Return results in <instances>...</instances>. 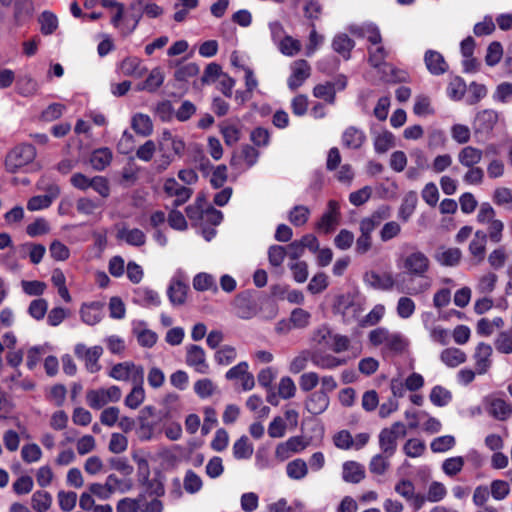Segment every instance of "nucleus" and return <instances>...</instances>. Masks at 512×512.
<instances>
[{"label": "nucleus", "instance_id": "f257e3e1", "mask_svg": "<svg viewBox=\"0 0 512 512\" xmlns=\"http://www.w3.org/2000/svg\"><path fill=\"white\" fill-rule=\"evenodd\" d=\"M365 281L374 289L391 290L394 286H396L400 293L410 295H417L426 289V287L421 289L405 287L402 283L396 282L390 273L378 274L374 271H371L365 274Z\"/></svg>", "mask_w": 512, "mask_h": 512}, {"label": "nucleus", "instance_id": "f03ea898", "mask_svg": "<svg viewBox=\"0 0 512 512\" xmlns=\"http://www.w3.org/2000/svg\"><path fill=\"white\" fill-rule=\"evenodd\" d=\"M407 434L406 426L402 422H395L389 428L379 433V447L386 457H391L397 450V440Z\"/></svg>", "mask_w": 512, "mask_h": 512}, {"label": "nucleus", "instance_id": "7ed1b4c3", "mask_svg": "<svg viewBox=\"0 0 512 512\" xmlns=\"http://www.w3.org/2000/svg\"><path fill=\"white\" fill-rule=\"evenodd\" d=\"M35 156L36 150L33 145H18L7 154L5 159L6 169L10 173H15L18 169L31 163Z\"/></svg>", "mask_w": 512, "mask_h": 512}, {"label": "nucleus", "instance_id": "20e7f679", "mask_svg": "<svg viewBox=\"0 0 512 512\" xmlns=\"http://www.w3.org/2000/svg\"><path fill=\"white\" fill-rule=\"evenodd\" d=\"M369 341L373 346L385 344L386 347L394 352H402L406 343L403 336L399 333H390L384 327H378L369 333Z\"/></svg>", "mask_w": 512, "mask_h": 512}, {"label": "nucleus", "instance_id": "39448f33", "mask_svg": "<svg viewBox=\"0 0 512 512\" xmlns=\"http://www.w3.org/2000/svg\"><path fill=\"white\" fill-rule=\"evenodd\" d=\"M498 121V114L494 110L486 109L477 113L473 122V132L480 140L488 139Z\"/></svg>", "mask_w": 512, "mask_h": 512}, {"label": "nucleus", "instance_id": "423d86ee", "mask_svg": "<svg viewBox=\"0 0 512 512\" xmlns=\"http://www.w3.org/2000/svg\"><path fill=\"white\" fill-rule=\"evenodd\" d=\"M75 356L84 362L86 369L90 373H96L101 369L98 363L99 358L103 354V348L99 345L87 347L82 343H78L74 347Z\"/></svg>", "mask_w": 512, "mask_h": 512}, {"label": "nucleus", "instance_id": "0eeeda50", "mask_svg": "<svg viewBox=\"0 0 512 512\" xmlns=\"http://www.w3.org/2000/svg\"><path fill=\"white\" fill-rule=\"evenodd\" d=\"M234 313L241 319H251L257 314V304L252 291L239 293L232 303Z\"/></svg>", "mask_w": 512, "mask_h": 512}, {"label": "nucleus", "instance_id": "6e6552de", "mask_svg": "<svg viewBox=\"0 0 512 512\" xmlns=\"http://www.w3.org/2000/svg\"><path fill=\"white\" fill-rule=\"evenodd\" d=\"M429 265L428 257L421 251H414L402 259V267L411 276L424 277Z\"/></svg>", "mask_w": 512, "mask_h": 512}, {"label": "nucleus", "instance_id": "1a4fd4ad", "mask_svg": "<svg viewBox=\"0 0 512 512\" xmlns=\"http://www.w3.org/2000/svg\"><path fill=\"white\" fill-rule=\"evenodd\" d=\"M291 70L287 84L290 90L295 91L310 77L311 67L306 60L299 59L292 63Z\"/></svg>", "mask_w": 512, "mask_h": 512}, {"label": "nucleus", "instance_id": "9d476101", "mask_svg": "<svg viewBox=\"0 0 512 512\" xmlns=\"http://www.w3.org/2000/svg\"><path fill=\"white\" fill-rule=\"evenodd\" d=\"M163 190L167 196L176 198L172 204L174 207L183 205L193 193L191 188L179 184L174 178L165 180Z\"/></svg>", "mask_w": 512, "mask_h": 512}, {"label": "nucleus", "instance_id": "9b49d317", "mask_svg": "<svg viewBox=\"0 0 512 512\" xmlns=\"http://www.w3.org/2000/svg\"><path fill=\"white\" fill-rule=\"evenodd\" d=\"M339 217L340 212L338 202L335 200H329L327 204V211L322 215L317 223V228L324 233H330L338 224Z\"/></svg>", "mask_w": 512, "mask_h": 512}, {"label": "nucleus", "instance_id": "f8f14e48", "mask_svg": "<svg viewBox=\"0 0 512 512\" xmlns=\"http://www.w3.org/2000/svg\"><path fill=\"white\" fill-rule=\"evenodd\" d=\"M186 363L188 366L194 367L199 373H206L208 364L206 362V354L204 349L195 344H191L186 348Z\"/></svg>", "mask_w": 512, "mask_h": 512}, {"label": "nucleus", "instance_id": "ddd939ff", "mask_svg": "<svg viewBox=\"0 0 512 512\" xmlns=\"http://www.w3.org/2000/svg\"><path fill=\"white\" fill-rule=\"evenodd\" d=\"M389 217L387 207H381L374 211L371 216L363 218L359 224L360 234L371 236V233L377 228L381 222Z\"/></svg>", "mask_w": 512, "mask_h": 512}, {"label": "nucleus", "instance_id": "4468645a", "mask_svg": "<svg viewBox=\"0 0 512 512\" xmlns=\"http://www.w3.org/2000/svg\"><path fill=\"white\" fill-rule=\"evenodd\" d=\"M492 347L489 344L481 342L477 345L476 351L474 354L475 359V369L476 372L480 375L485 374L489 368L491 367V355H492Z\"/></svg>", "mask_w": 512, "mask_h": 512}, {"label": "nucleus", "instance_id": "2eb2a0df", "mask_svg": "<svg viewBox=\"0 0 512 512\" xmlns=\"http://www.w3.org/2000/svg\"><path fill=\"white\" fill-rule=\"evenodd\" d=\"M60 194V189L56 185H52L48 189V193L45 195L33 196L27 203V209L30 211H37L49 207L53 200H55Z\"/></svg>", "mask_w": 512, "mask_h": 512}, {"label": "nucleus", "instance_id": "dca6fc26", "mask_svg": "<svg viewBox=\"0 0 512 512\" xmlns=\"http://www.w3.org/2000/svg\"><path fill=\"white\" fill-rule=\"evenodd\" d=\"M424 61L428 71L433 75H442L448 70V64L443 55L435 50H427Z\"/></svg>", "mask_w": 512, "mask_h": 512}, {"label": "nucleus", "instance_id": "f3484780", "mask_svg": "<svg viewBox=\"0 0 512 512\" xmlns=\"http://www.w3.org/2000/svg\"><path fill=\"white\" fill-rule=\"evenodd\" d=\"M165 74L160 67L153 68L145 81L137 84V91L156 92L164 83Z\"/></svg>", "mask_w": 512, "mask_h": 512}, {"label": "nucleus", "instance_id": "a211bd4d", "mask_svg": "<svg viewBox=\"0 0 512 512\" xmlns=\"http://www.w3.org/2000/svg\"><path fill=\"white\" fill-rule=\"evenodd\" d=\"M117 239L125 241L128 245L141 247L146 243L145 233L138 228H128L123 226L116 235Z\"/></svg>", "mask_w": 512, "mask_h": 512}, {"label": "nucleus", "instance_id": "6ab92c4d", "mask_svg": "<svg viewBox=\"0 0 512 512\" xmlns=\"http://www.w3.org/2000/svg\"><path fill=\"white\" fill-rule=\"evenodd\" d=\"M329 406V397L324 391L313 392L306 401L307 411L313 415L323 413Z\"/></svg>", "mask_w": 512, "mask_h": 512}, {"label": "nucleus", "instance_id": "aec40b11", "mask_svg": "<svg viewBox=\"0 0 512 512\" xmlns=\"http://www.w3.org/2000/svg\"><path fill=\"white\" fill-rule=\"evenodd\" d=\"M155 415V408L152 406L144 407L139 414L138 420L140 424L141 438L148 440L151 438L156 422L151 421L150 418Z\"/></svg>", "mask_w": 512, "mask_h": 512}, {"label": "nucleus", "instance_id": "412c9836", "mask_svg": "<svg viewBox=\"0 0 512 512\" xmlns=\"http://www.w3.org/2000/svg\"><path fill=\"white\" fill-rule=\"evenodd\" d=\"M366 140L365 133L354 126H350L343 132L342 143L346 148L359 149Z\"/></svg>", "mask_w": 512, "mask_h": 512}, {"label": "nucleus", "instance_id": "4be33fe9", "mask_svg": "<svg viewBox=\"0 0 512 512\" xmlns=\"http://www.w3.org/2000/svg\"><path fill=\"white\" fill-rule=\"evenodd\" d=\"M312 363L321 369H334L338 366L346 364L345 358H337L330 354H323L319 351H315L311 355Z\"/></svg>", "mask_w": 512, "mask_h": 512}, {"label": "nucleus", "instance_id": "5701e85b", "mask_svg": "<svg viewBox=\"0 0 512 512\" xmlns=\"http://www.w3.org/2000/svg\"><path fill=\"white\" fill-rule=\"evenodd\" d=\"M189 287L181 280H172L167 295L172 305H183L186 300V295Z\"/></svg>", "mask_w": 512, "mask_h": 512}, {"label": "nucleus", "instance_id": "b1692460", "mask_svg": "<svg viewBox=\"0 0 512 512\" xmlns=\"http://www.w3.org/2000/svg\"><path fill=\"white\" fill-rule=\"evenodd\" d=\"M483 157L482 150L473 146H466L458 153V161L461 165L467 168H472L481 162Z\"/></svg>", "mask_w": 512, "mask_h": 512}, {"label": "nucleus", "instance_id": "393cba45", "mask_svg": "<svg viewBox=\"0 0 512 512\" xmlns=\"http://www.w3.org/2000/svg\"><path fill=\"white\" fill-rule=\"evenodd\" d=\"M355 42L347 34H337L332 41V48L340 54L345 60L350 59L351 50L354 48Z\"/></svg>", "mask_w": 512, "mask_h": 512}, {"label": "nucleus", "instance_id": "a878e982", "mask_svg": "<svg viewBox=\"0 0 512 512\" xmlns=\"http://www.w3.org/2000/svg\"><path fill=\"white\" fill-rule=\"evenodd\" d=\"M120 69L125 76L141 78L147 72V68L141 66V61L137 57H127L120 63Z\"/></svg>", "mask_w": 512, "mask_h": 512}, {"label": "nucleus", "instance_id": "bb28decb", "mask_svg": "<svg viewBox=\"0 0 512 512\" xmlns=\"http://www.w3.org/2000/svg\"><path fill=\"white\" fill-rule=\"evenodd\" d=\"M103 307V304L100 302H92L90 304H84L81 307L80 315L81 319L84 323L88 325H95L97 324L101 318V309Z\"/></svg>", "mask_w": 512, "mask_h": 512}, {"label": "nucleus", "instance_id": "cd10ccee", "mask_svg": "<svg viewBox=\"0 0 512 512\" xmlns=\"http://www.w3.org/2000/svg\"><path fill=\"white\" fill-rule=\"evenodd\" d=\"M343 480L349 483H359L365 477V470L362 465L354 461H347L343 464Z\"/></svg>", "mask_w": 512, "mask_h": 512}, {"label": "nucleus", "instance_id": "c85d7f7f", "mask_svg": "<svg viewBox=\"0 0 512 512\" xmlns=\"http://www.w3.org/2000/svg\"><path fill=\"white\" fill-rule=\"evenodd\" d=\"M417 202V193L414 191H410L404 196L398 212V217L403 222H407L411 215L414 213V210L417 206Z\"/></svg>", "mask_w": 512, "mask_h": 512}, {"label": "nucleus", "instance_id": "c756f323", "mask_svg": "<svg viewBox=\"0 0 512 512\" xmlns=\"http://www.w3.org/2000/svg\"><path fill=\"white\" fill-rule=\"evenodd\" d=\"M112 160V152L109 148H99L92 152L90 157V163L92 167L101 171L104 170Z\"/></svg>", "mask_w": 512, "mask_h": 512}, {"label": "nucleus", "instance_id": "7c9ffc66", "mask_svg": "<svg viewBox=\"0 0 512 512\" xmlns=\"http://www.w3.org/2000/svg\"><path fill=\"white\" fill-rule=\"evenodd\" d=\"M135 301L145 306H158L161 303L158 293L152 289L139 287L135 290Z\"/></svg>", "mask_w": 512, "mask_h": 512}, {"label": "nucleus", "instance_id": "2f4dec72", "mask_svg": "<svg viewBox=\"0 0 512 512\" xmlns=\"http://www.w3.org/2000/svg\"><path fill=\"white\" fill-rule=\"evenodd\" d=\"M133 130L142 136H149L153 131V124L146 114L138 113L132 118Z\"/></svg>", "mask_w": 512, "mask_h": 512}, {"label": "nucleus", "instance_id": "473e14b6", "mask_svg": "<svg viewBox=\"0 0 512 512\" xmlns=\"http://www.w3.org/2000/svg\"><path fill=\"white\" fill-rule=\"evenodd\" d=\"M440 359L449 367H456L466 361V354L458 348H447L441 352Z\"/></svg>", "mask_w": 512, "mask_h": 512}, {"label": "nucleus", "instance_id": "72a5a7b5", "mask_svg": "<svg viewBox=\"0 0 512 512\" xmlns=\"http://www.w3.org/2000/svg\"><path fill=\"white\" fill-rule=\"evenodd\" d=\"M462 257V252L459 248H449L442 252H438L435 256L436 260L442 266H457Z\"/></svg>", "mask_w": 512, "mask_h": 512}, {"label": "nucleus", "instance_id": "f704fd0d", "mask_svg": "<svg viewBox=\"0 0 512 512\" xmlns=\"http://www.w3.org/2000/svg\"><path fill=\"white\" fill-rule=\"evenodd\" d=\"M32 0H17L14 6V17L17 22H25L33 16Z\"/></svg>", "mask_w": 512, "mask_h": 512}, {"label": "nucleus", "instance_id": "c9c22d12", "mask_svg": "<svg viewBox=\"0 0 512 512\" xmlns=\"http://www.w3.org/2000/svg\"><path fill=\"white\" fill-rule=\"evenodd\" d=\"M51 504L52 496L47 491L38 490L31 497V505L36 512H46Z\"/></svg>", "mask_w": 512, "mask_h": 512}, {"label": "nucleus", "instance_id": "e433bc0d", "mask_svg": "<svg viewBox=\"0 0 512 512\" xmlns=\"http://www.w3.org/2000/svg\"><path fill=\"white\" fill-rule=\"evenodd\" d=\"M253 454V446L247 436H241L233 445V456L236 459H249Z\"/></svg>", "mask_w": 512, "mask_h": 512}, {"label": "nucleus", "instance_id": "4c0bfd02", "mask_svg": "<svg viewBox=\"0 0 512 512\" xmlns=\"http://www.w3.org/2000/svg\"><path fill=\"white\" fill-rule=\"evenodd\" d=\"M511 406L503 399H494L489 408V413L498 420H505L511 414Z\"/></svg>", "mask_w": 512, "mask_h": 512}, {"label": "nucleus", "instance_id": "58836bf2", "mask_svg": "<svg viewBox=\"0 0 512 512\" xmlns=\"http://www.w3.org/2000/svg\"><path fill=\"white\" fill-rule=\"evenodd\" d=\"M287 475L295 480L303 479L308 473V467L304 460L295 459L286 466Z\"/></svg>", "mask_w": 512, "mask_h": 512}, {"label": "nucleus", "instance_id": "ea45409f", "mask_svg": "<svg viewBox=\"0 0 512 512\" xmlns=\"http://www.w3.org/2000/svg\"><path fill=\"white\" fill-rule=\"evenodd\" d=\"M464 464L465 460L462 456L447 458L442 463V470L447 476L454 477L462 471Z\"/></svg>", "mask_w": 512, "mask_h": 512}, {"label": "nucleus", "instance_id": "a19ab883", "mask_svg": "<svg viewBox=\"0 0 512 512\" xmlns=\"http://www.w3.org/2000/svg\"><path fill=\"white\" fill-rule=\"evenodd\" d=\"M313 95L316 98L323 99L331 105L334 104L336 100L334 85H331L330 81L316 85L313 89Z\"/></svg>", "mask_w": 512, "mask_h": 512}, {"label": "nucleus", "instance_id": "79ce46f5", "mask_svg": "<svg viewBox=\"0 0 512 512\" xmlns=\"http://www.w3.org/2000/svg\"><path fill=\"white\" fill-rule=\"evenodd\" d=\"M430 401L438 407L446 406L452 399V394L450 391L445 389L444 387L437 385L433 387L430 393Z\"/></svg>", "mask_w": 512, "mask_h": 512}, {"label": "nucleus", "instance_id": "37998d69", "mask_svg": "<svg viewBox=\"0 0 512 512\" xmlns=\"http://www.w3.org/2000/svg\"><path fill=\"white\" fill-rule=\"evenodd\" d=\"M310 216V210L307 206L297 205L289 212V221L294 226H303L307 223Z\"/></svg>", "mask_w": 512, "mask_h": 512}, {"label": "nucleus", "instance_id": "c03bdc74", "mask_svg": "<svg viewBox=\"0 0 512 512\" xmlns=\"http://www.w3.org/2000/svg\"><path fill=\"white\" fill-rule=\"evenodd\" d=\"M144 494H140L137 498H123L118 501L116 512H138L141 503L144 501Z\"/></svg>", "mask_w": 512, "mask_h": 512}, {"label": "nucleus", "instance_id": "a18cd8bd", "mask_svg": "<svg viewBox=\"0 0 512 512\" xmlns=\"http://www.w3.org/2000/svg\"><path fill=\"white\" fill-rule=\"evenodd\" d=\"M395 145L394 135L389 131L379 134L374 141L375 151L379 154L387 152Z\"/></svg>", "mask_w": 512, "mask_h": 512}, {"label": "nucleus", "instance_id": "49530a36", "mask_svg": "<svg viewBox=\"0 0 512 512\" xmlns=\"http://www.w3.org/2000/svg\"><path fill=\"white\" fill-rule=\"evenodd\" d=\"M456 444L455 438L452 435H444L435 438L431 444L430 448L434 453H442L452 449Z\"/></svg>", "mask_w": 512, "mask_h": 512}, {"label": "nucleus", "instance_id": "de8ad7c7", "mask_svg": "<svg viewBox=\"0 0 512 512\" xmlns=\"http://www.w3.org/2000/svg\"><path fill=\"white\" fill-rule=\"evenodd\" d=\"M48 302L43 298L34 299L28 307V314L35 320H42L47 313Z\"/></svg>", "mask_w": 512, "mask_h": 512}, {"label": "nucleus", "instance_id": "09e8293b", "mask_svg": "<svg viewBox=\"0 0 512 512\" xmlns=\"http://www.w3.org/2000/svg\"><path fill=\"white\" fill-rule=\"evenodd\" d=\"M86 400L87 404L95 410L101 409L108 403L104 389L89 390L86 394Z\"/></svg>", "mask_w": 512, "mask_h": 512}, {"label": "nucleus", "instance_id": "8fccbe9b", "mask_svg": "<svg viewBox=\"0 0 512 512\" xmlns=\"http://www.w3.org/2000/svg\"><path fill=\"white\" fill-rule=\"evenodd\" d=\"M403 450L408 457L416 458L420 457L425 452L426 445L424 441L412 438L405 443Z\"/></svg>", "mask_w": 512, "mask_h": 512}, {"label": "nucleus", "instance_id": "3c124183", "mask_svg": "<svg viewBox=\"0 0 512 512\" xmlns=\"http://www.w3.org/2000/svg\"><path fill=\"white\" fill-rule=\"evenodd\" d=\"M466 91V84L464 80L457 76L453 78L447 88L448 95L453 100H461Z\"/></svg>", "mask_w": 512, "mask_h": 512}, {"label": "nucleus", "instance_id": "603ef678", "mask_svg": "<svg viewBox=\"0 0 512 512\" xmlns=\"http://www.w3.org/2000/svg\"><path fill=\"white\" fill-rule=\"evenodd\" d=\"M39 22L41 24V32L44 35L52 34L58 27L56 16L48 11H44L41 14Z\"/></svg>", "mask_w": 512, "mask_h": 512}, {"label": "nucleus", "instance_id": "864d4df0", "mask_svg": "<svg viewBox=\"0 0 512 512\" xmlns=\"http://www.w3.org/2000/svg\"><path fill=\"white\" fill-rule=\"evenodd\" d=\"M236 349L232 346L225 345L215 353V361L219 365H229L236 359Z\"/></svg>", "mask_w": 512, "mask_h": 512}, {"label": "nucleus", "instance_id": "5fc2aeb1", "mask_svg": "<svg viewBox=\"0 0 512 512\" xmlns=\"http://www.w3.org/2000/svg\"><path fill=\"white\" fill-rule=\"evenodd\" d=\"M503 55V48L500 42L494 41L489 44L485 56V62L488 66H495L498 64Z\"/></svg>", "mask_w": 512, "mask_h": 512}, {"label": "nucleus", "instance_id": "6e6d98bb", "mask_svg": "<svg viewBox=\"0 0 512 512\" xmlns=\"http://www.w3.org/2000/svg\"><path fill=\"white\" fill-rule=\"evenodd\" d=\"M58 502L62 511L70 512L74 509L77 502V494L73 491H59L58 492Z\"/></svg>", "mask_w": 512, "mask_h": 512}, {"label": "nucleus", "instance_id": "4d7b16f0", "mask_svg": "<svg viewBox=\"0 0 512 512\" xmlns=\"http://www.w3.org/2000/svg\"><path fill=\"white\" fill-rule=\"evenodd\" d=\"M133 367L134 363L132 362L118 363L112 367L109 375L116 380L126 381L130 379L131 368Z\"/></svg>", "mask_w": 512, "mask_h": 512}, {"label": "nucleus", "instance_id": "13d9d810", "mask_svg": "<svg viewBox=\"0 0 512 512\" xmlns=\"http://www.w3.org/2000/svg\"><path fill=\"white\" fill-rule=\"evenodd\" d=\"M279 49L286 56H294L301 50V43L291 36H285L279 43Z\"/></svg>", "mask_w": 512, "mask_h": 512}, {"label": "nucleus", "instance_id": "bf43d9fd", "mask_svg": "<svg viewBox=\"0 0 512 512\" xmlns=\"http://www.w3.org/2000/svg\"><path fill=\"white\" fill-rule=\"evenodd\" d=\"M145 399V392L141 385H135L125 398V404L131 408H138Z\"/></svg>", "mask_w": 512, "mask_h": 512}, {"label": "nucleus", "instance_id": "052dcab7", "mask_svg": "<svg viewBox=\"0 0 512 512\" xmlns=\"http://www.w3.org/2000/svg\"><path fill=\"white\" fill-rule=\"evenodd\" d=\"M415 302L409 297H400L397 303V314L400 318L407 319L415 312Z\"/></svg>", "mask_w": 512, "mask_h": 512}, {"label": "nucleus", "instance_id": "680f3d73", "mask_svg": "<svg viewBox=\"0 0 512 512\" xmlns=\"http://www.w3.org/2000/svg\"><path fill=\"white\" fill-rule=\"evenodd\" d=\"M390 457H386L383 453L375 455L369 464V470L373 474L382 475L390 466L388 461Z\"/></svg>", "mask_w": 512, "mask_h": 512}, {"label": "nucleus", "instance_id": "e2e57ef3", "mask_svg": "<svg viewBox=\"0 0 512 512\" xmlns=\"http://www.w3.org/2000/svg\"><path fill=\"white\" fill-rule=\"evenodd\" d=\"M199 73V66L196 63H188L178 67L174 72L177 81H187Z\"/></svg>", "mask_w": 512, "mask_h": 512}, {"label": "nucleus", "instance_id": "0e129e2a", "mask_svg": "<svg viewBox=\"0 0 512 512\" xmlns=\"http://www.w3.org/2000/svg\"><path fill=\"white\" fill-rule=\"evenodd\" d=\"M22 249L29 252V258L33 264H39L46 252L44 245L35 243H25Z\"/></svg>", "mask_w": 512, "mask_h": 512}, {"label": "nucleus", "instance_id": "69168bd1", "mask_svg": "<svg viewBox=\"0 0 512 512\" xmlns=\"http://www.w3.org/2000/svg\"><path fill=\"white\" fill-rule=\"evenodd\" d=\"M193 287L198 291H206L211 288L216 289L213 276L207 273L197 274L193 279Z\"/></svg>", "mask_w": 512, "mask_h": 512}, {"label": "nucleus", "instance_id": "338daca9", "mask_svg": "<svg viewBox=\"0 0 512 512\" xmlns=\"http://www.w3.org/2000/svg\"><path fill=\"white\" fill-rule=\"evenodd\" d=\"M202 488L201 478L192 470L186 472L184 477V489L190 494L198 492Z\"/></svg>", "mask_w": 512, "mask_h": 512}, {"label": "nucleus", "instance_id": "774afa93", "mask_svg": "<svg viewBox=\"0 0 512 512\" xmlns=\"http://www.w3.org/2000/svg\"><path fill=\"white\" fill-rule=\"evenodd\" d=\"M328 286L327 276L325 273L320 272L312 277L307 289L311 294H319Z\"/></svg>", "mask_w": 512, "mask_h": 512}]
</instances>
